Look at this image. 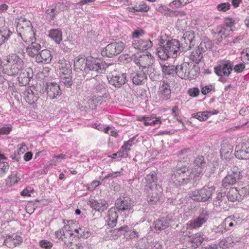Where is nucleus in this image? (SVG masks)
I'll return each mask as SVG.
<instances>
[{
	"label": "nucleus",
	"instance_id": "39448f33",
	"mask_svg": "<svg viewBox=\"0 0 249 249\" xmlns=\"http://www.w3.org/2000/svg\"><path fill=\"white\" fill-rule=\"evenodd\" d=\"M215 187L204 186L201 189L195 191L192 195V198L197 201L205 202L212 199V195L215 191Z\"/></svg>",
	"mask_w": 249,
	"mask_h": 249
},
{
	"label": "nucleus",
	"instance_id": "864d4df0",
	"mask_svg": "<svg viewBox=\"0 0 249 249\" xmlns=\"http://www.w3.org/2000/svg\"><path fill=\"white\" fill-rule=\"evenodd\" d=\"M149 9V7L144 3L140 4L138 6L130 8V11H141V12H147Z\"/></svg>",
	"mask_w": 249,
	"mask_h": 249
},
{
	"label": "nucleus",
	"instance_id": "13d9d810",
	"mask_svg": "<svg viewBox=\"0 0 249 249\" xmlns=\"http://www.w3.org/2000/svg\"><path fill=\"white\" fill-rule=\"evenodd\" d=\"M4 244L6 246L10 248H13L18 245L15 241L13 240L9 237L5 240Z\"/></svg>",
	"mask_w": 249,
	"mask_h": 249
},
{
	"label": "nucleus",
	"instance_id": "ea45409f",
	"mask_svg": "<svg viewBox=\"0 0 249 249\" xmlns=\"http://www.w3.org/2000/svg\"><path fill=\"white\" fill-rule=\"evenodd\" d=\"M12 34V32L7 28L0 29V45L5 42Z\"/></svg>",
	"mask_w": 249,
	"mask_h": 249
},
{
	"label": "nucleus",
	"instance_id": "09e8293b",
	"mask_svg": "<svg viewBox=\"0 0 249 249\" xmlns=\"http://www.w3.org/2000/svg\"><path fill=\"white\" fill-rule=\"evenodd\" d=\"M211 114L210 112L204 111V112H199L197 113H194L192 114V116L195 118H196L199 121H202L207 119L208 117V114Z\"/></svg>",
	"mask_w": 249,
	"mask_h": 249
},
{
	"label": "nucleus",
	"instance_id": "c85d7f7f",
	"mask_svg": "<svg viewBox=\"0 0 249 249\" xmlns=\"http://www.w3.org/2000/svg\"><path fill=\"white\" fill-rule=\"evenodd\" d=\"M74 66L76 69L83 71L86 72L87 68V59H85V56H78L74 61Z\"/></svg>",
	"mask_w": 249,
	"mask_h": 249
},
{
	"label": "nucleus",
	"instance_id": "72a5a7b5",
	"mask_svg": "<svg viewBox=\"0 0 249 249\" xmlns=\"http://www.w3.org/2000/svg\"><path fill=\"white\" fill-rule=\"evenodd\" d=\"M239 178H237V174L232 175L228 174L222 180V185L224 187L234 184Z\"/></svg>",
	"mask_w": 249,
	"mask_h": 249
},
{
	"label": "nucleus",
	"instance_id": "20e7f679",
	"mask_svg": "<svg viewBox=\"0 0 249 249\" xmlns=\"http://www.w3.org/2000/svg\"><path fill=\"white\" fill-rule=\"evenodd\" d=\"M182 162L178 163L177 169L171 176V179L176 185L186 184L191 181L190 170L186 166H181Z\"/></svg>",
	"mask_w": 249,
	"mask_h": 249
},
{
	"label": "nucleus",
	"instance_id": "338daca9",
	"mask_svg": "<svg viewBox=\"0 0 249 249\" xmlns=\"http://www.w3.org/2000/svg\"><path fill=\"white\" fill-rule=\"evenodd\" d=\"M8 237L11 238L13 240L15 241L16 243H17L18 245L19 244V243L22 241V238L16 234H14L9 236Z\"/></svg>",
	"mask_w": 249,
	"mask_h": 249
},
{
	"label": "nucleus",
	"instance_id": "1a4fd4ad",
	"mask_svg": "<svg viewBox=\"0 0 249 249\" xmlns=\"http://www.w3.org/2000/svg\"><path fill=\"white\" fill-rule=\"evenodd\" d=\"M195 33L194 31H188L184 33L181 38V52L189 50L196 43Z\"/></svg>",
	"mask_w": 249,
	"mask_h": 249
},
{
	"label": "nucleus",
	"instance_id": "aec40b11",
	"mask_svg": "<svg viewBox=\"0 0 249 249\" xmlns=\"http://www.w3.org/2000/svg\"><path fill=\"white\" fill-rule=\"evenodd\" d=\"M115 206L118 211H124L132 209L131 200L124 197H120L116 200Z\"/></svg>",
	"mask_w": 249,
	"mask_h": 249
},
{
	"label": "nucleus",
	"instance_id": "69168bd1",
	"mask_svg": "<svg viewBox=\"0 0 249 249\" xmlns=\"http://www.w3.org/2000/svg\"><path fill=\"white\" fill-rule=\"evenodd\" d=\"M229 174L232 175H235V174H237V178H240L241 176L240 171L238 167L236 166H233L231 169V173H229Z\"/></svg>",
	"mask_w": 249,
	"mask_h": 249
},
{
	"label": "nucleus",
	"instance_id": "4d7b16f0",
	"mask_svg": "<svg viewBox=\"0 0 249 249\" xmlns=\"http://www.w3.org/2000/svg\"><path fill=\"white\" fill-rule=\"evenodd\" d=\"M128 154L126 151L122 149V151H119L116 153L112 154L110 157L112 159H116L117 157H126Z\"/></svg>",
	"mask_w": 249,
	"mask_h": 249
},
{
	"label": "nucleus",
	"instance_id": "c03bdc74",
	"mask_svg": "<svg viewBox=\"0 0 249 249\" xmlns=\"http://www.w3.org/2000/svg\"><path fill=\"white\" fill-rule=\"evenodd\" d=\"M146 68V70H144L145 73H146V74H148L152 80H157L159 77V75L155 68L153 67V65L148 66Z\"/></svg>",
	"mask_w": 249,
	"mask_h": 249
},
{
	"label": "nucleus",
	"instance_id": "393cba45",
	"mask_svg": "<svg viewBox=\"0 0 249 249\" xmlns=\"http://www.w3.org/2000/svg\"><path fill=\"white\" fill-rule=\"evenodd\" d=\"M133 83L135 85H141L146 80L147 76L144 71L140 72H135L131 74Z\"/></svg>",
	"mask_w": 249,
	"mask_h": 249
},
{
	"label": "nucleus",
	"instance_id": "9b49d317",
	"mask_svg": "<svg viewBox=\"0 0 249 249\" xmlns=\"http://www.w3.org/2000/svg\"><path fill=\"white\" fill-rule=\"evenodd\" d=\"M133 61L138 66L142 68V70L144 71L148 66L153 64L154 59L150 53L147 52L146 54L135 55Z\"/></svg>",
	"mask_w": 249,
	"mask_h": 249
},
{
	"label": "nucleus",
	"instance_id": "e2e57ef3",
	"mask_svg": "<svg viewBox=\"0 0 249 249\" xmlns=\"http://www.w3.org/2000/svg\"><path fill=\"white\" fill-rule=\"evenodd\" d=\"M129 231V228L127 225L123 226L119 228L115 229L113 230V232H117L118 234H121L122 231L128 232Z\"/></svg>",
	"mask_w": 249,
	"mask_h": 249
},
{
	"label": "nucleus",
	"instance_id": "a19ab883",
	"mask_svg": "<svg viewBox=\"0 0 249 249\" xmlns=\"http://www.w3.org/2000/svg\"><path fill=\"white\" fill-rule=\"evenodd\" d=\"M92 83L94 84L95 89L98 91H102L106 88V83L100 78V77L91 79Z\"/></svg>",
	"mask_w": 249,
	"mask_h": 249
},
{
	"label": "nucleus",
	"instance_id": "c9c22d12",
	"mask_svg": "<svg viewBox=\"0 0 249 249\" xmlns=\"http://www.w3.org/2000/svg\"><path fill=\"white\" fill-rule=\"evenodd\" d=\"M169 221L165 217L158 219L155 223V228L157 230L161 231L169 227Z\"/></svg>",
	"mask_w": 249,
	"mask_h": 249
},
{
	"label": "nucleus",
	"instance_id": "7c9ffc66",
	"mask_svg": "<svg viewBox=\"0 0 249 249\" xmlns=\"http://www.w3.org/2000/svg\"><path fill=\"white\" fill-rule=\"evenodd\" d=\"M7 160V158L0 153V177H3L9 170V165Z\"/></svg>",
	"mask_w": 249,
	"mask_h": 249
},
{
	"label": "nucleus",
	"instance_id": "a878e982",
	"mask_svg": "<svg viewBox=\"0 0 249 249\" xmlns=\"http://www.w3.org/2000/svg\"><path fill=\"white\" fill-rule=\"evenodd\" d=\"M60 74L61 75H70L71 73V67L70 62L65 59L59 60Z\"/></svg>",
	"mask_w": 249,
	"mask_h": 249
},
{
	"label": "nucleus",
	"instance_id": "49530a36",
	"mask_svg": "<svg viewBox=\"0 0 249 249\" xmlns=\"http://www.w3.org/2000/svg\"><path fill=\"white\" fill-rule=\"evenodd\" d=\"M205 162L204 161V159L203 156H198L197 157L194 161V168L196 169L202 170L205 166Z\"/></svg>",
	"mask_w": 249,
	"mask_h": 249
},
{
	"label": "nucleus",
	"instance_id": "603ef678",
	"mask_svg": "<svg viewBox=\"0 0 249 249\" xmlns=\"http://www.w3.org/2000/svg\"><path fill=\"white\" fill-rule=\"evenodd\" d=\"M74 231L77 233L80 237L86 238L89 237L90 235L89 230L85 228H79L78 229H75Z\"/></svg>",
	"mask_w": 249,
	"mask_h": 249
},
{
	"label": "nucleus",
	"instance_id": "de8ad7c7",
	"mask_svg": "<svg viewBox=\"0 0 249 249\" xmlns=\"http://www.w3.org/2000/svg\"><path fill=\"white\" fill-rule=\"evenodd\" d=\"M20 179V178L18 176V173L13 172L12 174L9 176L8 179L7 180V184L11 186L18 183Z\"/></svg>",
	"mask_w": 249,
	"mask_h": 249
},
{
	"label": "nucleus",
	"instance_id": "4468645a",
	"mask_svg": "<svg viewBox=\"0 0 249 249\" xmlns=\"http://www.w3.org/2000/svg\"><path fill=\"white\" fill-rule=\"evenodd\" d=\"M209 217V212L206 210L203 209L201 211L199 216L197 218L189 221L187 225L191 229L199 228L207 221Z\"/></svg>",
	"mask_w": 249,
	"mask_h": 249
},
{
	"label": "nucleus",
	"instance_id": "a18cd8bd",
	"mask_svg": "<svg viewBox=\"0 0 249 249\" xmlns=\"http://www.w3.org/2000/svg\"><path fill=\"white\" fill-rule=\"evenodd\" d=\"M162 72L165 75H173L176 73V67L175 66H166L160 63Z\"/></svg>",
	"mask_w": 249,
	"mask_h": 249
},
{
	"label": "nucleus",
	"instance_id": "bf43d9fd",
	"mask_svg": "<svg viewBox=\"0 0 249 249\" xmlns=\"http://www.w3.org/2000/svg\"><path fill=\"white\" fill-rule=\"evenodd\" d=\"M213 230L215 232L219 233H223L227 231V230L225 228V227L224 226V224H223L222 222L218 226H216L214 228H213Z\"/></svg>",
	"mask_w": 249,
	"mask_h": 249
},
{
	"label": "nucleus",
	"instance_id": "0eeeda50",
	"mask_svg": "<svg viewBox=\"0 0 249 249\" xmlns=\"http://www.w3.org/2000/svg\"><path fill=\"white\" fill-rule=\"evenodd\" d=\"M233 63L230 60H223L214 67V72L220 77H228L231 73Z\"/></svg>",
	"mask_w": 249,
	"mask_h": 249
},
{
	"label": "nucleus",
	"instance_id": "774afa93",
	"mask_svg": "<svg viewBox=\"0 0 249 249\" xmlns=\"http://www.w3.org/2000/svg\"><path fill=\"white\" fill-rule=\"evenodd\" d=\"M181 1V0H175L172 2L170 3V6L171 7H173L174 6L175 7L177 8L183 6V5L182 4Z\"/></svg>",
	"mask_w": 249,
	"mask_h": 249
},
{
	"label": "nucleus",
	"instance_id": "b1692460",
	"mask_svg": "<svg viewBox=\"0 0 249 249\" xmlns=\"http://www.w3.org/2000/svg\"><path fill=\"white\" fill-rule=\"evenodd\" d=\"M88 204L91 208L98 211L103 212L107 208V203L104 200H100L98 201L94 199H91L88 201Z\"/></svg>",
	"mask_w": 249,
	"mask_h": 249
},
{
	"label": "nucleus",
	"instance_id": "8fccbe9b",
	"mask_svg": "<svg viewBox=\"0 0 249 249\" xmlns=\"http://www.w3.org/2000/svg\"><path fill=\"white\" fill-rule=\"evenodd\" d=\"M29 71L30 69L29 68L24 69L23 67V70L21 71L18 74H19V78L24 80L26 82H28L31 77Z\"/></svg>",
	"mask_w": 249,
	"mask_h": 249
},
{
	"label": "nucleus",
	"instance_id": "5fc2aeb1",
	"mask_svg": "<svg viewBox=\"0 0 249 249\" xmlns=\"http://www.w3.org/2000/svg\"><path fill=\"white\" fill-rule=\"evenodd\" d=\"M135 140V137L130 139L127 142L124 143V144L122 147V149L126 152L127 150H130V148L134 143V142Z\"/></svg>",
	"mask_w": 249,
	"mask_h": 249
},
{
	"label": "nucleus",
	"instance_id": "e433bc0d",
	"mask_svg": "<svg viewBox=\"0 0 249 249\" xmlns=\"http://www.w3.org/2000/svg\"><path fill=\"white\" fill-rule=\"evenodd\" d=\"M191 181L193 184H197L198 181L200 179L203 174L202 171L201 169H196L194 168L191 171H190Z\"/></svg>",
	"mask_w": 249,
	"mask_h": 249
},
{
	"label": "nucleus",
	"instance_id": "6e6d98bb",
	"mask_svg": "<svg viewBox=\"0 0 249 249\" xmlns=\"http://www.w3.org/2000/svg\"><path fill=\"white\" fill-rule=\"evenodd\" d=\"M245 68V64L244 63H241L235 66L233 65L232 70L237 73H240L243 71Z\"/></svg>",
	"mask_w": 249,
	"mask_h": 249
},
{
	"label": "nucleus",
	"instance_id": "58836bf2",
	"mask_svg": "<svg viewBox=\"0 0 249 249\" xmlns=\"http://www.w3.org/2000/svg\"><path fill=\"white\" fill-rule=\"evenodd\" d=\"M202 53L197 48L190 54L189 58L196 65L198 64L203 57Z\"/></svg>",
	"mask_w": 249,
	"mask_h": 249
},
{
	"label": "nucleus",
	"instance_id": "cd10ccee",
	"mask_svg": "<svg viewBox=\"0 0 249 249\" xmlns=\"http://www.w3.org/2000/svg\"><path fill=\"white\" fill-rule=\"evenodd\" d=\"M230 30H228L222 26H219L214 31L213 35L217 37L216 44H219L222 40L223 38L226 37L229 34Z\"/></svg>",
	"mask_w": 249,
	"mask_h": 249
},
{
	"label": "nucleus",
	"instance_id": "2eb2a0df",
	"mask_svg": "<svg viewBox=\"0 0 249 249\" xmlns=\"http://www.w3.org/2000/svg\"><path fill=\"white\" fill-rule=\"evenodd\" d=\"M235 157L242 160L249 159V142H243L236 146Z\"/></svg>",
	"mask_w": 249,
	"mask_h": 249
},
{
	"label": "nucleus",
	"instance_id": "0e129e2a",
	"mask_svg": "<svg viewBox=\"0 0 249 249\" xmlns=\"http://www.w3.org/2000/svg\"><path fill=\"white\" fill-rule=\"evenodd\" d=\"M188 94L192 97L197 96L199 94V90L196 88L190 89L188 90Z\"/></svg>",
	"mask_w": 249,
	"mask_h": 249
},
{
	"label": "nucleus",
	"instance_id": "dca6fc26",
	"mask_svg": "<svg viewBox=\"0 0 249 249\" xmlns=\"http://www.w3.org/2000/svg\"><path fill=\"white\" fill-rule=\"evenodd\" d=\"M46 90L48 97L51 99L57 98L62 94L60 86L56 83H47Z\"/></svg>",
	"mask_w": 249,
	"mask_h": 249
},
{
	"label": "nucleus",
	"instance_id": "052dcab7",
	"mask_svg": "<svg viewBox=\"0 0 249 249\" xmlns=\"http://www.w3.org/2000/svg\"><path fill=\"white\" fill-rule=\"evenodd\" d=\"M230 4L229 3L227 2L218 4L217 6V8L218 11H226L230 9Z\"/></svg>",
	"mask_w": 249,
	"mask_h": 249
},
{
	"label": "nucleus",
	"instance_id": "6ab92c4d",
	"mask_svg": "<svg viewBox=\"0 0 249 249\" xmlns=\"http://www.w3.org/2000/svg\"><path fill=\"white\" fill-rule=\"evenodd\" d=\"M171 89L169 84L163 81L160 85L158 95L161 100H167L169 99L171 96Z\"/></svg>",
	"mask_w": 249,
	"mask_h": 249
},
{
	"label": "nucleus",
	"instance_id": "3c124183",
	"mask_svg": "<svg viewBox=\"0 0 249 249\" xmlns=\"http://www.w3.org/2000/svg\"><path fill=\"white\" fill-rule=\"evenodd\" d=\"M61 82L67 87H70L72 83V77L70 75H61Z\"/></svg>",
	"mask_w": 249,
	"mask_h": 249
},
{
	"label": "nucleus",
	"instance_id": "4be33fe9",
	"mask_svg": "<svg viewBox=\"0 0 249 249\" xmlns=\"http://www.w3.org/2000/svg\"><path fill=\"white\" fill-rule=\"evenodd\" d=\"M157 189H154V191H145L147 194V201L149 204L154 205L162 201L163 198L160 192H157Z\"/></svg>",
	"mask_w": 249,
	"mask_h": 249
},
{
	"label": "nucleus",
	"instance_id": "f257e3e1",
	"mask_svg": "<svg viewBox=\"0 0 249 249\" xmlns=\"http://www.w3.org/2000/svg\"><path fill=\"white\" fill-rule=\"evenodd\" d=\"M19 20L17 25V30L22 39L26 43L35 41V33L31 22L25 20L22 17Z\"/></svg>",
	"mask_w": 249,
	"mask_h": 249
},
{
	"label": "nucleus",
	"instance_id": "a211bd4d",
	"mask_svg": "<svg viewBox=\"0 0 249 249\" xmlns=\"http://www.w3.org/2000/svg\"><path fill=\"white\" fill-rule=\"evenodd\" d=\"M245 190L243 188L239 191L235 188H232L228 193L227 198L231 201H240L243 199V196L245 195Z\"/></svg>",
	"mask_w": 249,
	"mask_h": 249
},
{
	"label": "nucleus",
	"instance_id": "4c0bfd02",
	"mask_svg": "<svg viewBox=\"0 0 249 249\" xmlns=\"http://www.w3.org/2000/svg\"><path fill=\"white\" fill-rule=\"evenodd\" d=\"M49 37L57 44H59L62 40V32L58 29H52L49 32Z\"/></svg>",
	"mask_w": 249,
	"mask_h": 249
},
{
	"label": "nucleus",
	"instance_id": "bb28decb",
	"mask_svg": "<svg viewBox=\"0 0 249 249\" xmlns=\"http://www.w3.org/2000/svg\"><path fill=\"white\" fill-rule=\"evenodd\" d=\"M41 49V45L39 43L36 42L35 41L31 42L26 48V51L28 55L31 57L36 56L39 53L38 52Z\"/></svg>",
	"mask_w": 249,
	"mask_h": 249
},
{
	"label": "nucleus",
	"instance_id": "423d86ee",
	"mask_svg": "<svg viewBox=\"0 0 249 249\" xmlns=\"http://www.w3.org/2000/svg\"><path fill=\"white\" fill-rule=\"evenodd\" d=\"M124 44L122 41L115 42L108 44L102 51L103 56L112 57L120 54L124 50Z\"/></svg>",
	"mask_w": 249,
	"mask_h": 249
},
{
	"label": "nucleus",
	"instance_id": "473e14b6",
	"mask_svg": "<svg viewBox=\"0 0 249 249\" xmlns=\"http://www.w3.org/2000/svg\"><path fill=\"white\" fill-rule=\"evenodd\" d=\"M213 46V43L211 40L207 38H204L201 40L197 48L199 51L203 53L206 51L211 49Z\"/></svg>",
	"mask_w": 249,
	"mask_h": 249
},
{
	"label": "nucleus",
	"instance_id": "680f3d73",
	"mask_svg": "<svg viewBox=\"0 0 249 249\" xmlns=\"http://www.w3.org/2000/svg\"><path fill=\"white\" fill-rule=\"evenodd\" d=\"M39 244L41 247L44 249H50L53 246V244L51 242L45 240L41 241Z\"/></svg>",
	"mask_w": 249,
	"mask_h": 249
},
{
	"label": "nucleus",
	"instance_id": "f03ea898",
	"mask_svg": "<svg viewBox=\"0 0 249 249\" xmlns=\"http://www.w3.org/2000/svg\"><path fill=\"white\" fill-rule=\"evenodd\" d=\"M198 67L193 62H184L176 66V74L182 79H194L198 74Z\"/></svg>",
	"mask_w": 249,
	"mask_h": 249
},
{
	"label": "nucleus",
	"instance_id": "37998d69",
	"mask_svg": "<svg viewBox=\"0 0 249 249\" xmlns=\"http://www.w3.org/2000/svg\"><path fill=\"white\" fill-rule=\"evenodd\" d=\"M140 121H144L145 125H154L156 124H160L161 122L160 119L154 117H142L139 118Z\"/></svg>",
	"mask_w": 249,
	"mask_h": 249
},
{
	"label": "nucleus",
	"instance_id": "f8f14e48",
	"mask_svg": "<svg viewBox=\"0 0 249 249\" xmlns=\"http://www.w3.org/2000/svg\"><path fill=\"white\" fill-rule=\"evenodd\" d=\"M87 65L86 72L91 71L101 73L106 67V64L105 63L102 62L100 59L94 58L87 59Z\"/></svg>",
	"mask_w": 249,
	"mask_h": 249
},
{
	"label": "nucleus",
	"instance_id": "2f4dec72",
	"mask_svg": "<svg viewBox=\"0 0 249 249\" xmlns=\"http://www.w3.org/2000/svg\"><path fill=\"white\" fill-rule=\"evenodd\" d=\"M203 241V238L201 236L200 234H196L194 236L190 237L188 241V245L194 249L196 248L201 245Z\"/></svg>",
	"mask_w": 249,
	"mask_h": 249
},
{
	"label": "nucleus",
	"instance_id": "412c9836",
	"mask_svg": "<svg viewBox=\"0 0 249 249\" xmlns=\"http://www.w3.org/2000/svg\"><path fill=\"white\" fill-rule=\"evenodd\" d=\"M241 221L239 215L234 214L226 217L222 222L227 231L236 226Z\"/></svg>",
	"mask_w": 249,
	"mask_h": 249
},
{
	"label": "nucleus",
	"instance_id": "ddd939ff",
	"mask_svg": "<svg viewBox=\"0 0 249 249\" xmlns=\"http://www.w3.org/2000/svg\"><path fill=\"white\" fill-rule=\"evenodd\" d=\"M164 43V41L161 39L160 44L164 46L171 57H176L178 55V52L181 50L179 41L176 39H172L167 40L165 45Z\"/></svg>",
	"mask_w": 249,
	"mask_h": 249
},
{
	"label": "nucleus",
	"instance_id": "6e6552de",
	"mask_svg": "<svg viewBox=\"0 0 249 249\" xmlns=\"http://www.w3.org/2000/svg\"><path fill=\"white\" fill-rule=\"evenodd\" d=\"M69 227L64 226L61 229L55 232L56 238L60 239L66 247H70L72 245L73 233L69 230Z\"/></svg>",
	"mask_w": 249,
	"mask_h": 249
},
{
	"label": "nucleus",
	"instance_id": "f3484780",
	"mask_svg": "<svg viewBox=\"0 0 249 249\" xmlns=\"http://www.w3.org/2000/svg\"><path fill=\"white\" fill-rule=\"evenodd\" d=\"M109 83L116 88H120L126 82V74L119 73L112 74L107 77Z\"/></svg>",
	"mask_w": 249,
	"mask_h": 249
},
{
	"label": "nucleus",
	"instance_id": "f704fd0d",
	"mask_svg": "<svg viewBox=\"0 0 249 249\" xmlns=\"http://www.w3.org/2000/svg\"><path fill=\"white\" fill-rule=\"evenodd\" d=\"M118 217V213L113 209L108 211L107 219V224L111 227H114L116 224Z\"/></svg>",
	"mask_w": 249,
	"mask_h": 249
},
{
	"label": "nucleus",
	"instance_id": "c756f323",
	"mask_svg": "<svg viewBox=\"0 0 249 249\" xmlns=\"http://www.w3.org/2000/svg\"><path fill=\"white\" fill-rule=\"evenodd\" d=\"M134 47L139 50H146L152 46V43L150 40H140L133 44Z\"/></svg>",
	"mask_w": 249,
	"mask_h": 249
},
{
	"label": "nucleus",
	"instance_id": "9d476101",
	"mask_svg": "<svg viewBox=\"0 0 249 249\" xmlns=\"http://www.w3.org/2000/svg\"><path fill=\"white\" fill-rule=\"evenodd\" d=\"M158 178L155 172H153L147 174L142 182L141 187L145 191H154L157 185Z\"/></svg>",
	"mask_w": 249,
	"mask_h": 249
},
{
	"label": "nucleus",
	"instance_id": "5701e85b",
	"mask_svg": "<svg viewBox=\"0 0 249 249\" xmlns=\"http://www.w3.org/2000/svg\"><path fill=\"white\" fill-rule=\"evenodd\" d=\"M36 62L38 63L48 64L51 62L52 59V55L50 51L44 49L40 52L36 57Z\"/></svg>",
	"mask_w": 249,
	"mask_h": 249
},
{
	"label": "nucleus",
	"instance_id": "79ce46f5",
	"mask_svg": "<svg viewBox=\"0 0 249 249\" xmlns=\"http://www.w3.org/2000/svg\"><path fill=\"white\" fill-rule=\"evenodd\" d=\"M157 53L158 56L162 60H166L169 57H171L169 53H168L163 45L162 46V44H161V47L158 48Z\"/></svg>",
	"mask_w": 249,
	"mask_h": 249
},
{
	"label": "nucleus",
	"instance_id": "7ed1b4c3",
	"mask_svg": "<svg viewBox=\"0 0 249 249\" xmlns=\"http://www.w3.org/2000/svg\"><path fill=\"white\" fill-rule=\"evenodd\" d=\"M7 64L5 65L4 71L9 75L18 74L24 67L23 61L17 55L12 54L7 58Z\"/></svg>",
	"mask_w": 249,
	"mask_h": 249
}]
</instances>
